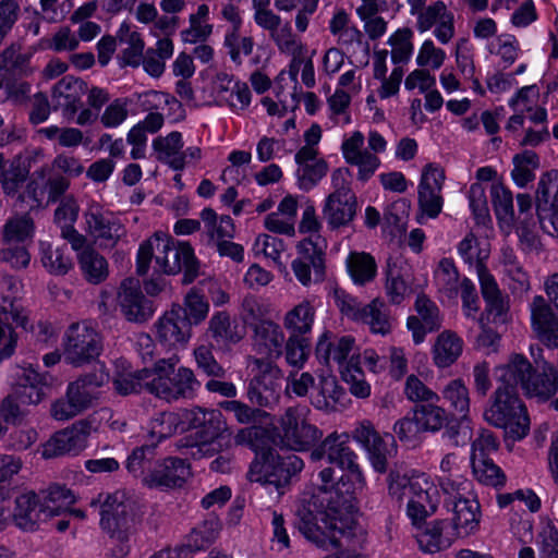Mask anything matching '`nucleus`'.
I'll list each match as a JSON object with an SVG mask.
<instances>
[{"mask_svg":"<svg viewBox=\"0 0 558 558\" xmlns=\"http://www.w3.org/2000/svg\"><path fill=\"white\" fill-rule=\"evenodd\" d=\"M316 462L322 487L311 498H302L296 509L298 526L310 542L330 550L341 546L343 538L355 536L359 526L350 499L333 489L335 470L326 460Z\"/></svg>","mask_w":558,"mask_h":558,"instance_id":"1","label":"nucleus"},{"mask_svg":"<svg viewBox=\"0 0 558 558\" xmlns=\"http://www.w3.org/2000/svg\"><path fill=\"white\" fill-rule=\"evenodd\" d=\"M190 428L195 433L182 447L189 448L193 458H209L221 450L220 437L226 422L219 410L194 408L162 412L150 423V434L158 440Z\"/></svg>","mask_w":558,"mask_h":558,"instance_id":"2","label":"nucleus"},{"mask_svg":"<svg viewBox=\"0 0 558 558\" xmlns=\"http://www.w3.org/2000/svg\"><path fill=\"white\" fill-rule=\"evenodd\" d=\"M100 525L113 547L107 558H124L130 551V539L141 520L140 506L125 490L108 494L101 501Z\"/></svg>","mask_w":558,"mask_h":558,"instance_id":"3","label":"nucleus"},{"mask_svg":"<svg viewBox=\"0 0 558 558\" xmlns=\"http://www.w3.org/2000/svg\"><path fill=\"white\" fill-rule=\"evenodd\" d=\"M100 525L113 547L107 558H124L130 551V539L141 520L140 506L125 490L108 494L101 501Z\"/></svg>","mask_w":558,"mask_h":558,"instance_id":"4","label":"nucleus"},{"mask_svg":"<svg viewBox=\"0 0 558 558\" xmlns=\"http://www.w3.org/2000/svg\"><path fill=\"white\" fill-rule=\"evenodd\" d=\"M349 434L337 432L328 435L318 447L311 452L312 461H324L335 463L344 474L341 476L342 485L349 483L345 489L344 498L350 499L352 505V495L362 492L366 486L365 476L357 463V454L350 448Z\"/></svg>","mask_w":558,"mask_h":558,"instance_id":"5","label":"nucleus"},{"mask_svg":"<svg viewBox=\"0 0 558 558\" xmlns=\"http://www.w3.org/2000/svg\"><path fill=\"white\" fill-rule=\"evenodd\" d=\"M484 418L490 425L502 428L508 439H523L530 430L526 409L515 391L498 386L484 411Z\"/></svg>","mask_w":558,"mask_h":558,"instance_id":"6","label":"nucleus"},{"mask_svg":"<svg viewBox=\"0 0 558 558\" xmlns=\"http://www.w3.org/2000/svg\"><path fill=\"white\" fill-rule=\"evenodd\" d=\"M332 299L343 317L366 326L371 333L387 336L391 332L393 318L384 300L375 298L364 304L338 287L332 290Z\"/></svg>","mask_w":558,"mask_h":558,"instance_id":"7","label":"nucleus"},{"mask_svg":"<svg viewBox=\"0 0 558 558\" xmlns=\"http://www.w3.org/2000/svg\"><path fill=\"white\" fill-rule=\"evenodd\" d=\"M403 495H409L407 513L412 523L421 526L426 518L433 515L440 501L437 486L426 473H413L409 478H403ZM399 483L390 484V492L397 494Z\"/></svg>","mask_w":558,"mask_h":558,"instance_id":"8","label":"nucleus"},{"mask_svg":"<svg viewBox=\"0 0 558 558\" xmlns=\"http://www.w3.org/2000/svg\"><path fill=\"white\" fill-rule=\"evenodd\" d=\"M310 410L304 407L289 408L280 417L277 432L278 444L294 451H305L315 445L323 433L311 423Z\"/></svg>","mask_w":558,"mask_h":558,"instance_id":"9","label":"nucleus"},{"mask_svg":"<svg viewBox=\"0 0 558 558\" xmlns=\"http://www.w3.org/2000/svg\"><path fill=\"white\" fill-rule=\"evenodd\" d=\"M87 93V84L73 76H64L52 89V100L56 108L62 111L63 117L77 125L94 124L97 112L83 107L82 99Z\"/></svg>","mask_w":558,"mask_h":558,"instance_id":"10","label":"nucleus"},{"mask_svg":"<svg viewBox=\"0 0 558 558\" xmlns=\"http://www.w3.org/2000/svg\"><path fill=\"white\" fill-rule=\"evenodd\" d=\"M65 361L74 366H82L98 357L101 350V337L88 322L71 324L62 338Z\"/></svg>","mask_w":558,"mask_h":558,"instance_id":"11","label":"nucleus"},{"mask_svg":"<svg viewBox=\"0 0 558 558\" xmlns=\"http://www.w3.org/2000/svg\"><path fill=\"white\" fill-rule=\"evenodd\" d=\"M248 367L252 379L247 397L250 401L259 407H272L280 398L282 372L275 361L250 359Z\"/></svg>","mask_w":558,"mask_h":558,"instance_id":"12","label":"nucleus"},{"mask_svg":"<svg viewBox=\"0 0 558 558\" xmlns=\"http://www.w3.org/2000/svg\"><path fill=\"white\" fill-rule=\"evenodd\" d=\"M98 430L95 415L76 421L66 428L56 433L44 446L43 457L52 458L62 454H78L88 447L92 434Z\"/></svg>","mask_w":558,"mask_h":558,"instance_id":"13","label":"nucleus"},{"mask_svg":"<svg viewBox=\"0 0 558 558\" xmlns=\"http://www.w3.org/2000/svg\"><path fill=\"white\" fill-rule=\"evenodd\" d=\"M84 218L87 233L100 247L112 248L126 235L121 219L95 202L88 205Z\"/></svg>","mask_w":558,"mask_h":558,"instance_id":"14","label":"nucleus"},{"mask_svg":"<svg viewBox=\"0 0 558 558\" xmlns=\"http://www.w3.org/2000/svg\"><path fill=\"white\" fill-rule=\"evenodd\" d=\"M445 181L446 172L439 163L428 162L423 166L417 184V204L422 217L435 219L441 213Z\"/></svg>","mask_w":558,"mask_h":558,"instance_id":"15","label":"nucleus"},{"mask_svg":"<svg viewBox=\"0 0 558 558\" xmlns=\"http://www.w3.org/2000/svg\"><path fill=\"white\" fill-rule=\"evenodd\" d=\"M316 355L327 365H337L341 374L360 365V353L351 336L332 337L330 331H324L317 340Z\"/></svg>","mask_w":558,"mask_h":558,"instance_id":"16","label":"nucleus"},{"mask_svg":"<svg viewBox=\"0 0 558 558\" xmlns=\"http://www.w3.org/2000/svg\"><path fill=\"white\" fill-rule=\"evenodd\" d=\"M158 343L166 351L185 349L192 338L191 325L184 319L181 306H172L154 325Z\"/></svg>","mask_w":558,"mask_h":558,"instance_id":"17","label":"nucleus"},{"mask_svg":"<svg viewBox=\"0 0 558 558\" xmlns=\"http://www.w3.org/2000/svg\"><path fill=\"white\" fill-rule=\"evenodd\" d=\"M159 256V274L173 276L184 272L183 281L191 283L199 275V263L195 256L193 247L189 242L174 241L171 238V244L167 251L163 250Z\"/></svg>","mask_w":558,"mask_h":558,"instance_id":"18","label":"nucleus"},{"mask_svg":"<svg viewBox=\"0 0 558 558\" xmlns=\"http://www.w3.org/2000/svg\"><path fill=\"white\" fill-rule=\"evenodd\" d=\"M415 26L420 33L432 31L440 45L450 44L456 36L454 13L442 1L428 4L426 11L416 19Z\"/></svg>","mask_w":558,"mask_h":558,"instance_id":"19","label":"nucleus"},{"mask_svg":"<svg viewBox=\"0 0 558 558\" xmlns=\"http://www.w3.org/2000/svg\"><path fill=\"white\" fill-rule=\"evenodd\" d=\"M303 469V461L296 456H290L286 460L278 461L275 464V457L269 453L256 459L250 469V478L252 482L275 484L279 487L286 483L292 474Z\"/></svg>","mask_w":558,"mask_h":558,"instance_id":"20","label":"nucleus"},{"mask_svg":"<svg viewBox=\"0 0 558 558\" xmlns=\"http://www.w3.org/2000/svg\"><path fill=\"white\" fill-rule=\"evenodd\" d=\"M118 303L129 322H145L155 311L151 302L143 294L140 281L133 278L122 281L118 292Z\"/></svg>","mask_w":558,"mask_h":558,"instance_id":"21","label":"nucleus"},{"mask_svg":"<svg viewBox=\"0 0 558 558\" xmlns=\"http://www.w3.org/2000/svg\"><path fill=\"white\" fill-rule=\"evenodd\" d=\"M109 381V374L101 366L93 374L80 377L68 385L66 397L71 398L81 413L92 408L99 399L98 388Z\"/></svg>","mask_w":558,"mask_h":558,"instance_id":"22","label":"nucleus"},{"mask_svg":"<svg viewBox=\"0 0 558 558\" xmlns=\"http://www.w3.org/2000/svg\"><path fill=\"white\" fill-rule=\"evenodd\" d=\"M531 326L537 338L548 348H558V318L542 295L530 304Z\"/></svg>","mask_w":558,"mask_h":558,"instance_id":"23","label":"nucleus"},{"mask_svg":"<svg viewBox=\"0 0 558 558\" xmlns=\"http://www.w3.org/2000/svg\"><path fill=\"white\" fill-rule=\"evenodd\" d=\"M286 341L281 327L272 320H263L254 327L253 349L257 359L276 361Z\"/></svg>","mask_w":558,"mask_h":558,"instance_id":"24","label":"nucleus"},{"mask_svg":"<svg viewBox=\"0 0 558 558\" xmlns=\"http://www.w3.org/2000/svg\"><path fill=\"white\" fill-rule=\"evenodd\" d=\"M11 519L14 525L22 531H37L43 523L47 522L44 512H41L39 495L32 490L19 495L15 498V507Z\"/></svg>","mask_w":558,"mask_h":558,"instance_id":"25","label":"nucleus"},{"mask_svg":"<svg viewBox=\"0 0 558 558\" xmlns=\"http://www.w3.org/2000/svg\"><path fill=\"white\" fill-rule=\"evenodd\" d=\"M535 359L537 372L531 373L527 383L524 385V393L530 398L545 401L553 397L558 390V372L545 360L539 361L531 348Z\"/></svg>","mask_w":558,"mask_h":558,"instance_id":"26","label":"nucleus"},{"mask_svg":"<svg viewBox=\"0 0 558 558\" xmlns=\"http://www.w3.org/2000/svg\"><path fill=\"white\" fill-rule=\"evenodd\" d=\"M180 357L177 354L168 359H159L151 368L142 369L144 388L156 397L167 400L170 391V379Z\"/></svg>","mask_w":558,"mask_h":558,"instance_id":"27","label":"nucleus"},{"mask_svg":"<svg viewBox=\"0 0 558 558\" xmlns=\"http://www.w3.org/2000/svg\"><path fill=\"white\" fill-rule=\"evenodd\" d=\"M452 505L451 527L459 538L474 534L480 526L481 508L477 500L458 495Z\"/></svg>","mask_w":558,"mask_h":558,"instance_id":"28","label":"nucleus"},{"mask_svg":"<svg viewBox=\"0 0 558 558\" xmlns=\"http://www.w3.org/2000/svg\"><path fill=\"white\" fill-rule=\"evenodd\" d=\"M420 548L428 554L449 548L459 537L445 520L425 523L416 535Z\"/></svg>","mask_w":558,"mask_h":558,"instance_id":"29","label":"nucleus"},{"mask_svg":"<svg viewBox=\"0 0 558 558\" xmlns=\"http://www.w3.org/2000/svg\"><path fill=\"white\" fill-rule=\"evenodd\" d=\"M409 276V267L402 258L388 259L384 289L390 304L399 305L410 295Z\"/></svg>","mask_w":558,"mask_h":558,"instance_id":"30","label":"nucleus"},{"mask_svg":"<svg viewBox=\"0 0 558 558\" xmlns=\"http://www.w3.org/2000/svg\"><path fill=\"white\" fill-rule=\"evenodd\" d=\"M245 328L233 320L228 312H215L208 320L206 336L216 344L230 347L245 337Z\"/></svg>","mask_w":558,"mask_h":558,"instance_id":"31","label":"nucleus"},{"mask_svg":"<svg viewBox=\"0 0 558 558\" xmlns=\"http://www.w3.org/2000/svg\"><path fill=\"white\" fill-rule=\"evenodd\" d=\"M357 208L355 194L328 195L323 206V216L328 227L332 230L350 225Z\"/></svg>","mask_w":558,"mask_h":558,"instance_id":"32","label":"nucleus"},{"mask_svg":"<svg viewBox=\"0 0 558 558\" xmlns=\"http://www.w3.org/2000/svg\"><path fill=\"white\" fill-rule=\"evenodd\" d=\"M294 159L298 165V185L303 191L312 190L328 171L327 162L319 154H313L311 150L296 151Z\"/></svg>","mask_w":558,"mask_h":558,"instance_id":"33","label":"nucleus"},{"mask_svg":"<svg viewBox=\"0 0 558 558\" xmlns=\"http://www.w3.org/2000/svg\"><path fill=\"white\" fill-rule=\"evenodd\" d=\"M169 244H171V236L162 232H155L143 241L136 254L137 274L146 275L150 268L159 274V256L162 255L163 250L167 251Z\"/></svg>","mask_w":558,"mask_h":558,"instance_id":"34","label":"nucleus"},{"mask_svg":"<svg viewBox=\"0 0 558 558\" xmlns=\"http://www.w3.org/2000/svg\"><path fill=\"white\" fill-rule=\"evenodd\" d=\"M191 475V469L180 458H167L158 463L149 475L150 485L160 487H180Z\"/></svg>","mask_w":558,"mask_h":558,"instance_id":"35","label":"nucleus"},{"mask_svg":"<svg viewBox=\"0 0 558 558\" xmlns=\"http://www.w3.org/2000/svg\"><path fill=\"white\" fill-rule=\"evenodd\" d=\"M532 371L533 367L530 361L520 353H512L507 363L496 367V374L500 383L499 386L512 391H515L518 386L522 390L524 389V385L527 383Z\"/></svg>","mask_w":558,"mask_h":558,"instance_id":"36","label":"nucleus"},{"mask_svg":"<svg viewBox=\"0 0 558 558\" xmlns=\"http://www.w3.org/2000/svg\"><path fill=\"white\" fill-rule=\"evenodd\" d=\"M117 39L121 48V59L126 65L137 66L141 64L145 49V41L138 28L129 23L123 22L117 31Z\"/></svg>","mask_w":558,"mask_h":558,"instance_id":"37","label":"nucleus"},{"mask_svg":"<svg viewBox=\"0 0 558 558\" xmlns=\"http://www.w3.org/2000/svg\"><path fill=\"white\" fill-rule=\"evenodd\" d=\"M316 318V308L312 301L302 300L283 316V326L291 337L311 333Z\"/></svg>","mask_w":558,"mask_h":558,"instance_id":"38","label":"nucleus"},{"mask_svg":"<svg viewBox=\"0 0 558 558\" xmlns=\"http://www.w3.org/2000/svg\"><path fill=\"white\" fill-rule=\"evenodd\" d=\"M463 340L451 330L438 335L432 349L433 362L439 368L454 364L463 352Z\"/></svg>","mask_w":558,"mask_h":558,"instance_id":"39","label":"nucleus"},{"mask_svg":"<svg viewBox=\"0 0 558 558\" xmlns=\"http://www.w3.org/2000/svg\"><path fill=\"white\" fill-rule=\"evenodd\" d=\"M213 31L209 5L202 3L195 12L189 15V26L180 32V38L182 43L190 45L205 43L211 36Z\"/></svg>","mask_w":558,"mask_h":558,"instance_id":"40","label":"nucleus"},{"mask_svg":"<svg viewBox=\"0 0 558 558\" xmlns=\"http://www.w3.org/2000/svg\"><path fill=\"white\" fill-rule=\"evenodd\" d=\"M16 375L19 383L13 392L21 404H38L46 395L41 376L33 368H19Z\"/></svg>","mask_w":558,"mask_h":558,"instance_id":"41","label":"nucleus"},{"mask_svg":"<svg viewBox=\"0 0 558 558\" xmlns=\"http://www.w3.org/2000/svg\"><path fill=\"white\" fill-rule=\"evenodd\" d=\"M41 512H44L47 522L54 517L68 512L72 505L76 502L74 493L61 485H52L41 495H39Z\"/></svg>","mask_w":558,"mask_h":558,"instance_id":"42","label":"nucleus"},{"mask_svg":"<svg viewBox=\"0 0 558 558\" xmlns=\"http://www.w3.org/2000/svg\"><path fill=\"white\" fill-rule=\"evenodd\" d=\"M483 298L486 301L487 311L494 315V319L504 320L508 310V302L502 298L495 278L488 272L483 264L476 269Z\"/></svg>","mask_w":558,"mask_h":558,"instance_id":"43","label":"nucleus"},{"mask_svg":"<svg viewBox=\"0 0 558 558\" xmlns=\"http://www.w3.org/2000/svg\"><path fill=\"white\" fill-rule=\"evenodd\" d=\"M151 147L156 153L157 159L167 163L173 170L183 169V148L182 134L173 131L166 136H157L153 140Z\"/></svg>","mask_w":558,"mask_h":558,"instance_id":"44","label":"nucleus"},{"mask_svg":"<svg viewBox=\"0 0 558 558\" xmlns=\"http://www.w3.org/2000/svg\"><path fill=\"white\" fill-rule=\"evenodd\" d=\"M440 398L448 404L451 413L462 420L468 418L471 409L470 390L461 378L449 380L440 390Z\"/></svg>","mask_w":558,"mask_h":558,"instance_id":"45","label":"nucleus"},{"mask_svg":"<svg viewBox=\"0 0 558 558\" xmlns=\"http://www.w3.org/2000/svg\"><path fill=\"white\" fill-rule=\"evenodd\" d=\"M77 215L78 205L73 197H65L54 213L56 222L61 227L63 238L68 239L75 251L82 248L85 241L83 235L72 228Z\"/></svg>","mask_w":558,"mask_h":558,"instance_id":"46","label":"nucleus"},{"mask_svg":"<svg viewBox=\"0 0 558 558\" xmlns=\"http://www.w3.org/2000/svg\"><path fill=\"white\" fill-rule=\"evenodd\" d=\"M328 27L340 46L350 47L360 45L362 41V32L352 23L350 14L343 9L333 12Z\"/></svg>","mask_w":558,"mask_h":558,"instance_id":"47","label":"nucleus"},{"mask_svg":"<svg viewBox=\"0 0 558 558\" xmlns=\"http://www.w3.org/2000/svg\"><path fill=\"white\" fill-rule=\"evenodd\" d=\"M439 470L441 475L438 477V483L445 494L459 495L469 488L468 481L458 474V457L454 453L442 457Z\"/></svg>","mask_w":558,"mask_h":558,"instance_id":"48","label":"nucleus"},{"mask_svg":"<svg viewBox=\"0 0 558 558\" xmlns=\"http://www.w3.org/2000/svg\"><path fill=\"white\" fill-rule=\"evenodd\" d=\"M345 266L350 278L359 286L373 281L377 274L375 258L365 252H351L345 259Z\"/></svg>","mask_w":558,"mask_h":558,"instance_id":"49","label":"nucleus"},{"mask_svg":"<svg viewBox=\"0 0 558 558\" xmlns=\"http://www.w3.org/2000/svg\"><path fill=\"white\" fill-rule=\"evenodd\" d=\"M204 230L214 244L234 236L235 227L230 216H219L211 208H204L201 213Z\"/></svg>","mask_w":558,"mask_h":558,"instance_id":"50","label":"nucleus"},{"mask_svg":"<svg viewBox=\"0 0 558 558\" xmlns=\"http://www.w3.org/2000/svg\"><path fill=\"white\" fill-rule=\"evenodd\" d=\"M345 392L333 376L322 377L317 392L312 398L315 408L325 411H336L343 405Z\"/></svg>","mask_w":558,"mask_h":558,"instance_id":"51","label":"nucleus"},{"mask_svg":"<svg viewBox=\"0 0 558 558\" xmlns=\"http://www.w3.org/2000/svg\"><path fill=\"white\" fill-rule=\"evenodd\" d=\"M434 279L440 293L448 299H456L458 296L462 279L459 277L452 259L442 258L439 260L434 272Z\"/></svg>","mask_w":558,"mask_h":558,"instance_id":"52","label":"nucleus"},{"mask_svg":"<svg viewBox=\"0 0 558 558\" xmlns=\"http://www.w3.org/2000/svg\"><path fill=\"white\" fill-rule=\"evenodd\" d=\"M326 244L320 235L310 236L298 244V257L311 262L316 281H322L325 274L324 248Z\"/></svg>","mask_w":558,"mask_h":558,"instance_id":"53","label":"nucleus"},{"mask_svg":"<svg viewBox=\"0 0 558 558\" xmlns=\"http://www.w3.org/2000/svg\"><path fill=\"white\" fill-rule=\"evenodd\" d=\"M40 256L43 266L53 275H65L73 266L66 245L52 246L40 242Z\"/></svg>","mask_w":558,"mask_h":558,"instance_id":"54","label":"nucleus"},{"mask_svg":"<svg viewBox=\"0 0 558 558\" xmlns=\"http://www.w3.org/2000/svg\"><path fill=\"white\" fill-rule=\"evenodd\" d=\"M364 451L373 469L378 473H385L388 468V460L397 453V444L393 436L389 434L380 435Z\"/></svg>","mask_w":558,"mask_h":558,"instance_id":"55","label":"nucleus"},{"mask_svg":"<svg viewBox=\"0 0 558 558\" xmlns=\"http://www.w3.org/2000/svg\"><path fill=\"white\" fill-rule=\"evenodd\" d=\"M274 3L280 12H291L296 9L294 25L299 33H304L318 8L319 0H274Z\"/></svg>","mask_w":558,"mask_h":558,"instance_id":"56","label":"nucleus"},{"mask_svg":"<svg viewBox=\"0 0 558 558\" xmlns=\"http://www.w3.org/2000/svg\"><path fill=\"white\" fill-rule=\"evenodd\" d=\"M413 36L414 33L411 28L401 27L388 37L387 44L391 48L392 63L402 64L411 59L414 50Z\"/></svg>","mask_w":558,"mask_h":558,"instance_id":"57","label":"nucleus"},{"mask_svg":"<svg viewBox=\"0 0 558 558\" xmlns=\"http://www.w3.org/2000/svg\"><path fill=\"white\" fill-rule=\"evenodd\" d=\"M539 167V159L536 153L524 150L513 157V169L511 177L519 187L526 186L535 178V170Z\"/></svg>","mask_w":558,"mask_h":558,"instance_id":"58","label":"nucleus"},{"mask_svg":"<svg viewBox=\"0 0 558 558\" xmlns=\"http://www.w3.org/2000/svg\"><path fill=\"white\" fill-rule=\"evenodd\" d=\"M78 264L85 279L90 283H99L108 276L107 260L94 250L83 251L78 255Z\"/></svg>","mask_w":558,"mask_h":558,"instance_id":"59","label":"nucleus"},{"mask_svg":"<svg viewBox=\"0 0 558 558\" xmlns=\"http://www.w3.org/2000/svg\"><path fill=\"white\" fill-rule=\"evenodd\" d=\"M182 311V316L191 326L199 325L208 316L209 303L203 293L192 288L184 296Z\"/></svg>","mask_w":558,"mask_h":558,"instance_id":"60","label":"nucleus"},{"mask_svg":"<svg viewBox=\"0 0 558 558\" xmlns=\"http://www.w3.org/2000/svg\"><path fill=\"white\" fill-rule=\"evenodd\" d=\"M487 50L490 54L498 57L504 66L507 68L518 59L520 44L513 35L505 33L490 39L487 44Z\"/></svg>","mask_w":558,"mask_h":558,"instance_id":"61","label":"nucleus"},{"mask_svg":"<svg viewBox=\"0 0 558 558\" xmlns=\"http://www.w3.org/2000/svg\"><path fill=\"white\" fill-rule=\"evenodd\" d=\"M23 460L10 453H0V501L12 495V481L21 472Z\"/></svg>","mask_w":558,"mask_h":558,"instance_id":"62","label":"nucleus"},{"mask_svg":"<svg viewBox=\"0 0 558 558\" xmlns=\"http://www.w3.org/2000/svg\"><path fill=\"white\" fill-rule=\"evenodd\" d=\"M413 413L423 432H438L447 422V412L434 403L422 404L414 408Z\"/></svg>","mask_w":558,"mask_h":558,"instance_id":"63","label":"nucleus"},{"mask_svg":"<svg viewBox=\"0 0 558 558\" xmlns=\"http://www.w3.org/2000/svg\"><path fill=\"white\" fill-rule=\"evenodd\" d=\"M269 36L281 53L288 56H302L305 51L304 45L294 35L289 22H283Z\"/></svg>","mask_w":558,"mask_h":558,"instance_id":"64","label":"nucleus"}]
</instances>
